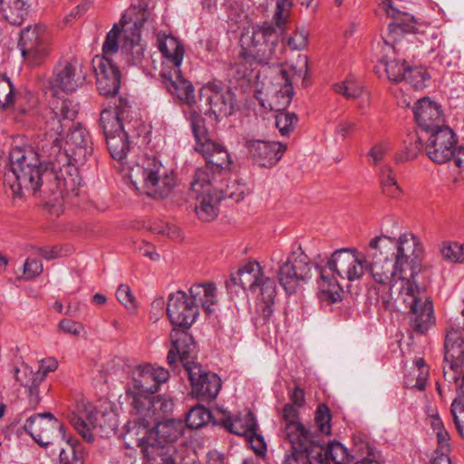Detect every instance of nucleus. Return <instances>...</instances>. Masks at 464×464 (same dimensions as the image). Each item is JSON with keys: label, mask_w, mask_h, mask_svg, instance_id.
<instances>
[{"label": "nucleus", "mask_w": 464, "mask_h": 464, "mask_svg": "<svg viewBox=\"0 0 464 464\" xmlns=\"http://www.w3.org/2000/svg\"><path fill=\"white\" fill-rule=\"evenodd\" d=\"M24 430L41 446L52 443L56 433H64L62 423L51 413L35 414L30 417L24 425Z\"/></svg>", "instance_id": "obj_27"}, {"label": "nucleus", "mask_w": 464, "mask_h": 464, "mask_svg": "<svg viewBox=\"0 0 464 464\" xmlns=\"http://www.w3.org/2000/svg\"><path fill=\"white\" fill-rule=\"evenodd\" d=\"M106 139V144L111 156L117 160H123L130 150L128 140V130L119 132L116 135L109 136Z\"/></svg>", "instance_id": "obj_39"}, {"label": "nucleus", "mask_w": 464, "mask_h": 464, "mask_svg": "<svg viewBox=\"0 0 464 464\" xmlns=\"http://www.w3.org/2000/svg\"><path fill=\"white\" fill-rule=\"evenodd\" d=\"M117 112V116L121 123H123L128 132L130 130L131 122L133 121L136 112L131 107L125 102L121 100L119 105L112 108Z\"/></svg>", "instance_id": "obj_58"}, {"label": "nucleus", "mask_w": 464, "mask_h": 464, "mask_svg": "<svg viewBox=\"0 0 464 464\" xmlns=\"http://www.w3.org/2000/svg\"><path fill=\"white\" fill-rule=\"evenodd\" d=\"M161 76L164 80V84L167 90L176 96L179 101L188 104L195 102V92L193 85L181 76V70H174V75L169 76L167 73L162 72Z\"/></svg>", "instance_id": "obj_32"}, {"label": "nucleus", "mask_w": 464, "mask_h": 464, "mask_svg": "<svg viewBox=\"0 0 464 464\" xmlns=\"http://www.w3.org/2000/svg\"><path fill=\"white\" fill-rule=\"evenodd\" d=\"M385 72L392 82H401L406 77L407 66L404 61L393 59L385 63Z\"/></svg>", "instance_id": "obj_55"}, {"label": "nucleus", "mask_w": 464, "mask_h": 464, "mask_svg": "<svg viewBox=\"0 0 464 464\" xmlns=\"http://www.w3.org/2000/svg\"><path fill=\"white\" fill-rule=\"evenodd\" d=\"M43 272L41 261L35 258H27L24 265V276L26 279H33Z\"/></svg>", "instance_id": "obj_63"}, {"label": "nucleus", "mask_w": 464, "mask_h": 464, "mask_svg": "<svg viewBox=\"0 0 464 464\" xmlns=\"http://www.w3.org/2000/svg\"><path fill=\"white\" fill-rule=\"evenodd\" d=\"M331 419L332 415L328 406L325 404L318 405L314 420L320 433L326 436L331 434Z\"/></svg>", "instance_id": "obj_53"}, {"label": "nucleus", "mask_w": 464, "mask_h": 464, "mask_svg": "<svg viewBox=\"0 0 464 464\" xmlns=\"http://www.w3.org/2000/svg\"><path fill=\"white\" fill-rule=\"evenodd\" d=\"M77 116L76 105L69 100L57 102L47 116L44 135L46 143L43 145V151L47 157L56 156L62 150V134L65 129L71 127Z\"/></svg>", "instance_id": "obj_9"}, {"label": "nucleus", "mask_w": 464, "mask_h": 464, "mask_svg": "<svg viewBox=\"0 0 464 464\" xmlns=\"http://www.w3.org/2000/svg\"><path fill=\"white\" fill-rule=\"evenodd\" d=\"M276 126L281 135L285 136L292 132L297 121V117L295 113H290L285 111H276Z\"/></svg>", "instance_id": "obj_52"}, {"label": "nucleus", "mask_w": 464, "mask_h": 464, "mask_svg": "<svg viewBox=\"0 0 464 464\" xmlns=\"http://www.w3.org/2000/svg\"><path fill=\"white\" fill-rule=\"evenodd\" d=\"M414 117L424 133L445 126L440 105L428 97L421 98L416 102Z\"/></svg>", "instance_id": "obj_30"}, {"label": "nucleus", "mask_w": 464, "mask_h": 464, "mask_svg": "<svg viewBox=\"0 0 464 464\" xmlns=\"http://www.w3.org/2000/svg\"><path fill=\"white\" fill-rule=\"evenodd\" d=\"M118 301L125 306L131 314L135 313L137 308L136 299L128 285L121 284L116 291Z\"/></svg>", "instance_id": "obj_57"}, {"label": "nucleus", "mask_w": 464, "mask_h": 464, "mask_svg": "<svg viewBox=\"0 0 464 464\" xmlns=\"http://www.w3.org/2000/svg\"><path fill=\"white\" fill-rule=\"evenodd\" d=\"M309 449L292 448L291 451L285 454L284 464H310L308 459Z\"/></svg>", "instance_id": "obj_59"}, {"label": "nucleus", "mask_w": 464, "mask_h": 464, "mask_svg": "<svg viewBox=\"0 0 464 464\" xmlns=\"http://www.w3.org/2000/svg\"><path fill=\"white\" fill-rule=\"evenodd\" d=\"M335 91L346 98H356L362 95L363 87L353 82H348L337 84Z\"/></svg>", "instance_id": "obj_60"}, {"label": "nucleus", "mask_w": 464, "mask_h": 464, "mask_svg": "<svg viewBox=\"0 0 464 464\" xmlns=\"http://www.w3.org/2000/svg\"><path fill=\"white\" fill-rule=\"evenodd\" d=\"M29 5L25 0H6L1 11L11 24L20 25L28 14Z\"/></svg>", "instance_id": "obj_38"}, {"label": "nucleus", "mask_w": 464, "mask_h": 464, "mask_svg": "<svg viewBox=\"0 0 464 464\" xmlns=\"http://www.w3.org/2000/svg\"><path fill=\"white\" fill-rule=\"evenodd\" d=\"M122 34L119 24H114L106 35L102 45V54L101 56H109L115 54L119 50V39Z\"/></svg>", "instance_id": "obj_51"}, {"label": "nucleus", "mask_w": 464, "mask_h": 464, "mask_svg": "<svg viewBox=\"0 0 464 464\" xmlns=\"http://www.w3.org/2000/svg\"><path fill=\"white\" fill-rule=\"evenodd\" d=\"M191 128L195 137V150L199 149L201 144H205L212 139L209 138L208 131L205 126L204 118L197 111L190 112Z\"/></svg>", "instance_id": "obj_46"}, {"label": "nucleus", "mask_w": 464, "mask_h": 464, "mask_svg": "<svg viewBox=\"0 0 464 464\" xmlns=\"http://www.w3.org/2000/svg\"><path fill=\"white\" fill-rule=\"evenodd\" d=\"M198 314V306L187 296V292L178 290L169 294L167 315L171 324L182 329H189Z\"/></svg>", "instance_id": "obj_20"}, {"label": "nucleus", "mask_w": 464, "mask_h": 464, "mask_svg": "<svg viewBox=\"0 0 464 464\" xmlns=\"http://www.w3.org/2000/svg\"><path fill=\"white\" fill-rule=\"evenodd\" d=\"M92 67L97 78V87L104 96L114 95L121 87V72L110 58L96 55Z\"/></svg>", "instance_id": "obj_28"}, {"label": "nucleus", "mask_w": 464, "mask_h": 464, "mask_svg": "<svg viewBox=\"0 0 464 464\" xmlns=\"http://www.w3.org/2000/svg\"><path fill=\"white\" fill-rule=\"evenodd\" d=\"M211 413L203 406L193 407L186 418V425L190 429H198L208 422Z\"/></svg>", "instance_id": "obj_48"}, {"label": "nucleus", "mask_w": 464, "mask_h": 464, "mask_svg": "<svg viewBox=\"0 0 464 464\" xmlns=\"http://www.w3.org/2000/svg\"><path fill=\"white\" fill-rule=\"evenodd\" d=\"M292 3L288 0H279L274 14V20L277 25L283 24L289 15Z\"/></svg>", "instance_id": "obj_61"}, {"label": "nucleus", "mask_w": 464, "mask_h": 464, "mask_svg": "<svg viewBox=\"0 0 464 464\" xmlns=\"http://www.w3.org/2000/svg\"><path fill=\"white\" fill-rule=\"evenodd\" d=\"M232 280L251 294L264 318H269L276 297V285L265 274L262 266L256 260H248Z\"/></svg>", "instance_id": "obj_6"}, {"label": "nucleus", "mask_w": 464, "mask_h": 464, "mask_svg": "<svg viewBox=\"0 0 464 464\" xmlns=\"http://www.w3.org/2000/svg\"><path fill=\"white\" fill-rule=\"evenodd\" d=\"M101 125L105 138L127 130L117 116L115 110L104 109L101 112Z\"/></svg>", "instance_id": "obj_41"}, {"label": "nucleus", "mask_w": 464, "mask_h": 464, "mask_svg": "<svg viewBox=\"0 0 464 464\" xmlns=\"http://www.w3.org/2000/svg\"><path fill=\"white\" fill-rule=\"evenodd\" d=\"M58 367V361L53 357L43 359L39 362V369L34 372L27 364H22L14 369V378L25 389L28 409L35 410L41 401L40 393L46 375L54 372Z\"/></svg>", "instance_id": "obj_10"}, {"label": "nucleus", "mask_w": 464, "mask_h": 464, "mask_svg": "<svg viewBox=\"0 0 464 464\" xmlns=\"http://www.w3.org/2000/svg\"><path fill=\"white\" fill-rule=\"evenodd\" d=\"M187 296L192 300L196 305H201L206 313L212 311V306L218 302V290L214 284H195L187 293Z\"/></svg>", "instance_id": "obj_35"}, {"label": "nucleus", "mask_w": 464, "mask_h": 464, "mask_svg": "<svg viewBox=\"0 0 464 464\" xmlns=\"http://www.w3.org/2000/svg\"><path fill=\"white\" fill-rule=\"evenodd\" d=\"M111 417V413L101 411L91 403H82L78 406L77 414L72 417V424L84 440L92 442V430L99 428L102 431H107L115 428L114 420Z\"/></svg>", "instance_id": "obj_13"}, {"label": "nucleus", "mask_w": 464, "mask_h": 464, "mask_svg": "<svg viewBox=\"0 0 464 464\" xmlns=\"http://www.w3.org/2000/svg\"><path fill=\"white\" fill-rule=\"evenodd\" d=\"M44 168L40 198L46 204H53L60 197L74 198L80 194L82 178L76 163L53 158Z\"/></svg>", "instance_id": "obj_4"}, {"label": "nucleus", "mask_w": 464, "mask_h": 464, "mask_svg": "<svg viewBox=\"0 0 464 464\" xmlns=\"http://www.w3.org/2000/svg\"><path fill=\"white\" fill-rule=\"evenodd\" d=\"M424 134L430 160L437 164L448 162L457 150V139L452 129L445 125Z\"/></svg>", "instance_id": "obj_17"}, {"label": "nucleus", "mask_w": 464, "mask_h": 464, "mask_svg": "<svg viewBox=\"0 0 464 464\" xmlns=\"http://www.w3.org/2000/svg\"><path fill=\"white\" fill-rule=\"evenodd\" d=\"M169 378V372L163 367L150 364L136 366L131 372V379L125 390L126 400L132 408V411L148 409L151 404L150 398Z\"/></svg>", "instance_id": "obj_7"}, {"label": "nucleus", "mask_w": 464, "mask_h": 464, "mask_svg": "<svg viewBox=\"0 0 464 464\" xmlns=\"http://www.w3.org/2000/svg\"><path fill=\"white\" fill-rule=\"evenodd\" d=\"M452 159L456 168L455 180L464 181V146L457 149Z\"/></svg>", "instance_id": "obj_64"}, {"label": "nucleus", "mask_w": 464, "mask_h": 464, "mask_svg": "<svg viewBox=\"0 0 464 464\" xmlns=\"http://www.w3.org/2000/svg\"><path fill=\"white\" fill-rule=\"evenodd\" d=\"M85 80L82 63L75 58L58 64L51 79V88L54 93L72 92Z\"/></svg>", "instance_id": "obj_25"}, {"label": "nucleus", "mask_w": 464, "mask_h": 464, "mask_svg": "<svg viewBox=\"0 0 464 464\" xmlns=\"http://www.w3.org/2000/svg\"><path fill=\"white\" fill-rule=\"evenodd\" d=\"M278 34L264 23L246 29L239 39V57L246 63L268 64L279 59Z\"/></svg>", "instance_id": "obj_5"}, {"label": "nucleus", "mask_w": 464, "mask_h": 464, "mask_svg": "<svg viewBox=\"0 0 464 464\" xmlns=\"http://www.w3.org/2000/svg\"><path fill=\"white\" fill-rule=\"evenodd\" d=\"M170 341L185 369L187 363H196L192 361L196 345L191 334L185 330L173 328L170 332Z\"/></svg>", "instance_id": "obj_34"}, {"label": "nucleus", "mask_w": 464, "mask_h": 464, "mask_svg": "<svg viewBox=\"0 0 464 464\" xmlns=\"http://www.w3.org/2000/svg\"><path fill=\"white\" fill-rule=\"evenodd\" d=\"M154 442L163 448V458H168L163 444L176 441L184 432V424L180 420H164L153 429Z\"/></svg>", "instance_id": "obj_33"}, {"label": "nucleus", "mask_w": 464, "mask_h": 464, "mask_svg": "<svg viewBox=\"0 0 464 464\" xmlns=\"http://www.w3.org/2000/svg\"><path fill=\"white\" fill-rule=\"evenodd\" d=\"M150 401H151V404L148 409L134 411L133 413L142 415L144 417H152L157 412L166 413L172 410L173 401L170 399L152 395L150 398Z\"/></svg>", "instance_id": "obj_47"}, {"label": "nucleus", "mask_w": 464, "mask_h": 464, "mask_svg": "<svg viewBox=\"0 0 464 464\" xmlns=\"http://www.w3.org/2000/svg\"><path fill=\"white\" fill-rule=\"evenodd\" d=\"M264 94L263 102H266L270 110L275 111H285L290 104L294 91L291 79L285 70L276 73L268 84L264 86L261 92Z\"/></svg>", "instance_id": "obj_22"}, {"label": "nucleus", "mask_w": 464, "mask_h": 464, "mask_svg": "<svg viewBox=\"0 0 464 464\" xmlns=\"http://www.w3.org/2000/svg\"><path fill=\"white\" fill-rule=\"evenodd\" d=\"M202 92L216 118L227 117L233 112L236 98L230 87H226L221 82L213 81L206 84Z\"/></svg>", "instance_id": "obj_26"}, {"label": "nucleus", "mask_w": 464, "mask_h": 464, "mask_svg": "<svg viewBox=\"0 0 464 464\" xmlns=\"http://www.w3.org/2000/svg\"><path fill=\"white\" fill-rule=\"evenodd\" d=\"M211 178L208 169H197L190 186L196 198V215L203 222H210L217 218L219 204L225 198L224 188L227 186Z\"/></svg>", "instance_id": "obj_8"}, {"label": "nucleus", "mask_w": 464, "mask_h": 464, "mask_svg": "<svg viewBox=\"0 0 464 464\" xmlns=\"http://www.w3.org/2000/svg\"><path fill=\"white\" fill-rule=\"evenodd\" d=\"M92 142L89 132L81 125L75 126L67 133L60 153L52 158H60L64 161L72 160L82 164L92 153Z\"/></svg>", "instance_id": "obj_19"}, {"label": "nucleus", "mask_w": 464, "mask_h": 464, "mask_svg": "<svg viewBox=\"0 0 464 464\" xmlns=\"http://www.w3.org/2000/svg\"><path fill=\"white\" fill-rule=\"evenodd\" d=\"M310 32L304 27H296L286 40V45L292 51L305 50L309 44Z\"/></svg>", "instance_id": "obj_49"}, {"label": "nucleus", "mask_w": 464, "mask_h": 464, "mask_svg": "<svg viewBox=\"0 0 464 464\" xmlns=\"http://www.w3.org/2000/svg\"><path fill=\"white\" fill-rule=\"evenodd\" d=\"M439 252L442 259L449 263H464V244L455 241H443L439 246Z\"/></svg>", "instance_id": "obj_42"}, {"label": "nucleus", "mask_w": 464, "mask_h": 464, "mask_svg": "<svg viewBox=\"0 0 464 464\" xmlns=\"http://www.w3.org/2000/svg\"><path fill=\"white\" fill-rule=\"evenodd\" d=\"M332 271L327 266L321 270L318 285L321 292L332 302L341 299L343 288Z\"/></svg>", "instance_id": "obj_37"}, {"label": "nucleus", "mask_w": 464, "mask_h": 464, "mask_svg": "<svg viewBox=\"0 0 464 464\" xmlns=\"http://www.w3.org/2000/svg\"><path fill=\"white\" fill-rule=\"evenodd\" d=\"M380 7L387 16L392 19L388 25L387 35L384 41L387 44L394 45L401 41L407 34H417L420 32V24H417L413 17L405 12L399 10L393 5L392 0H382Z\"/></svg>", "instance_id": "obj_18"}, {"label": "nucleus", "mask_w": 464, "mask_h": 464, "mask_svg": "<svg viewBox=\"0 0 464 464\" xmlns=\"http://www.w3.org/2000/svg\"><path fill=\"white\" fill-rule=\"evenodd\" d=\"M122 169L134 188L154 199L169 197L177 186V173L154 156L142 155L134 161H126Z\"/></svg>", "instance_id": "obj_2"}, {"label": "nucleus", "mask_w": 464, "mask_h": 464, "mask_svg": "<svg viewBox=\"0 0 464 464\" xmlns=\"http://www.w3.org/2000/svg\"><path fill=\"white\" fill-rule=\"evenodd\" d=\"M205 160L206 166L198 169H208L211 175V179H218L224 183V176L230 169L232 160L227 149L215 140H210L200 145L196 150Z\"/></svg>", "instance_id": "obj_23"}, {"label": "nucleus", "mask_w": 464, "mask_h": 464, "mask_svg": "<svg viewBox=\"0 0 464 464\" xmlns=\"http://www.w3.org/2000/svg\"><path fill=\"white\" fill-rule=\"evenodd\" d=\"M153 428L146 419L129 421L123 441L127 448H140L144 457L156 460L163 455V448L154 442Z\"/></svg>", "instance_id": "obj_12"}, {"label": "nucleus", "mask_w": 464, "mask_h": 464, "mask_svg": "<svg viewBox=\"0 0 464 464\" xmlns=\"http://www.w3.org/2000/svg\"><path fill=\"white\" fill-rule=\"evenodd\" d=\"M381 184L382 191L390 198H398L401 195V189L395 176L390 169H384L382 172Z\"/></svg>", "instance_id": "obj_50"}, {"label": "nucleus", "mask_w": 464, "mask_h": 464, "mask_svg": "<svg viewBox=\"0 0 464 464\" xmlns=\"http://www.w3.org/2000/svg\"><path fill=\"white\" fill-rule=\"evenodd\" d=\"M429 377V368L424 360L420 358L416 361L414 367L407 376L406 385L417 390H424Z\"/></svg>", "instance_id": "obj_40"}, {"label": "nucleus", "mask_w": 464, "mask_h": 464, "mask_svg": "<svg viewBox=\"0 0 464 464\" xmlns=\"http://www.w3.org/2000/svg\"><path fill=\"white\" fill-rule=\"evenodd\" d=\"M158 47L166 62L172 65L174 70L177 69L179 72L185 54V49L180 41L172 35L159 34Z\"/></svg>", "instance_id": "obj_31"}, {"label": "nucleus", "mask_w": 464, "mask_h": 464, "mask_svg": "<svg viewBox=\"0 0 464 464\" xmlns=\"http://www.w3.org/2000/svg\"><path fill=\"white\" fill-rule=\"evenodd\" d=\"M193 395L200 401H211L221 389V380L215 373L205 372L198 363H187Z\"/></svg>", "instance_id": "obj_24"}, {"label": "nucleus", "mask_w": 464, "mask_h": 464, "mask_svg": "<svg viewBox=\"0 0 464 464\" xmlns=\"http://www.w3.org/2000/svg\"><path fill=\"white\" fill-rule=\"evenodd\" d=\"M403 80L415 88H421L429 80V73L422 67H407L406 77Z\"/></svg>", "instance_id": "obj_56"}, {"label": "nucleus", "mask_w": 464, "mask_h": 464, "mask_svg": "<svg viewBox=\"0 0 464 464\" xmlns=\"http://www.w3.org/2000/svg\"><path fill=\"white\" fill-rule=\"evenodd\" d=\"M246 147L256 164L263 168L275 166L286 150V144L261 140H246Z\"/></svg>", "instance_id": "obj_29"}, {"label": "nucleus", "mask_w": 464, "mask_h": 464, "mask_svg": "<svg viewBox=\"0 0 464 464\" xmlns=\"http://www.w3.org/2000/svg\"><path fill=\"white\" fill-rule=\"evenodd\" d=\"M368 247L372 251L371 262L357 248L343 247L332 253L326 266L350 282L368 271L382 305L389 311L409 309L412 328L421 334L428 331L435 317L431 300L416 283L425 254L420 239L411 232L397 238L382 234L372 237Z\"/></svg>", "instance_id": "obj_1"}, {"label": "nucleus", "mask_w": 464, "mask_h": 464, "mask_svg": "<svg viewBox=\"0 0 464 464\" xmlns=\"http://www.w3.org/2000/svg\"><path fill=\"white\" fill-rule=\"evenodd\" d=\"M312 265L302 251L290 253L278 267L277 279L287 294H294L311 276Z\"/></svg>", "instance_id": "obj_11"}, {"label": "nucleus", "mask_w": 464, "mask_h": 464, "mask_svg": "<svg viewBox=\"0 0 464 464\" xmlns=\"http://www.w3.org/2000/svg\"><path fill=\"white\" fill-rule=\"evenodd\" d=\"M358 452L350 454L347 449L339 442L329 443L327 449L324 450V456L334 464H353Z\"/></svg>", "instance_id": "obj_44"}, {"label": "nucleus", "mask_w": 464, "mask_h": 464, "mask_svg": "<svg viewBox=\"0 0 464 464\" xmlns=\"http://www.w3.org/2000/svg\"><path fill=\"white\" fill-rule=\"evenodd\" d=\"M458 396L451 404V414L456 429L464 440V373L460 388L456 390Z\"/></svg>", "instance_id": "obj_43"}, {"label": "nucleus", "mask_w": 464, "mask_h": 464, "mask_svg": "<svg viewBox=\"0 0 464 464\" xmlns=\"http://www.w3.org/2000/svg\"><path fill=\"white\" fill-rule=\"evenodd\" d=\"M61 332L73 336H79L84 330L82 324L72 321L71 319H63L58 324Z\"/></svg>", "instance_id": "obj_62"}, {"label": "nucleus", "mask_w": 464, "mask_h": 464, "mask_svg": "<svg viewBox=\"0 0 464 464\" xmlns=\"http://www.w3.org/2000/svg\"><path fill=\"white\" fill-rule=\"evenodd\" d=\"M282 431L292 448L309 449L314 442V434L300 421L299 411L293 405L282 409Z\"/></svg>", "instance_id": "obj_21"}, {"label": "nucleus", "mask_w": 464, "mask_h": 464, "mask_svg": "<svg viewBox=\"0 0 464 464\" xmlns=\"http://www.w3.org/2000/svg\"><path fill=\"white\" fill-rule=\"evenodd\" d=\"M8 161L9 171L5 174V182L13 197L33 196L40 198L44 169L38 153L30 146H14L9 152Z\"/></svg>", "instance_id": "obj_3"}, {"label": "nucleus", "mask_w": 464, "mask_h": 464, "mask_svg": "<svg viewBox=\"0 0 464 464\" xmlns=\"http://www.w3.org/2000/svg\"><path fill=\"white\" fill-rule=\"evenodd\" d=\"M224 427L239 436H252L256 431V422L254 414L246 410L235 418L227 417L223 420Z\"/></svg>", "instance_id": "obj_36"}, {"label": "nucleus", "mask_w": 464, "mask_h": 464, "mask_svg": "<svg viewBox=\"0 0 464 464\" xmlns=\"http://www.w3.org/2000/svg\"><path fill=\"white\" fill-rule=\"evenodd\" d=\"M135 17L132 24H123L122 50L131 56L134 63H139L144 57L146 45L140 39V29L145 24L152 22L150 12L146 3L134 6Z\"/></svg>", "instance_id": "obj_14"}, {"label": "nucleus", "mask_w": 464, "mask_h": 464, "mask_svg": "<svg viewBox=\"0 0 464 464\" xmlns=\"http://www.w3.org/2000/svg\"><path fill=\"white\" fill-rule=\"evenodd\" d=\"M14 98V86L10 80L4 75H0V110L12 106Z\"/></svg>", "instance_id": "obj_54"}, {"label": "nucleus", "mask_w": 464, "mask_h": 464, "mask_svg": "<svg viewBox=\"0 0 464 464\" xmlns=\"http://www.w3.org/2000/svg\"><path fill=\"white\" fill-rule=\"evenodd\" d=\"M419 133H413L409 137L405 150L396 156V161L404 162L415 160L423 150V140Z\"/></svg>", "instance_id": "obj_45"}, {"label": "nucleus", "mask_w": 464, "mask_h": 464, "mask_svg": "<svg viewBox=\"0 0 464 464\" xmlns=\"http://www.w3.org/2000/svg\"><path fill=\"white\" fill-rule=\"evenodd\" d=\"M22 55L31 65L44 63L50 53L46 27L43 24L27 26L20 35Z\"/></svg>", "instance_id": "obj_15"}, {"label": "nucleus", "mask_w": 464, "mask_h": 464, "mask_svg": "<svg viewBox=\"0 0 464 464\" xmlns=\"http://www.w3.org/2000/svg\"><path fill=\"white\" fill-rule=\"evenodd\" d=\"M445 361L450 364L444 370V378L448 382L453 381L455 389L459 390L462 382L464 371H459L464 362V333L458 327H450L445 339Z\"/></svg>", "instance_id": "obj_16"}]
</instances>
